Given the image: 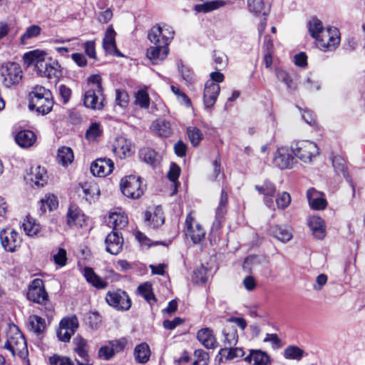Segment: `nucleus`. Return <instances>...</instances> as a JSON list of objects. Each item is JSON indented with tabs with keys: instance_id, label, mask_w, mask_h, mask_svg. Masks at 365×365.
<instances>
[{
	"instance_id": "nucleus-5",
	"label": "nucleus",
	"mask_w": 365,
	"mask_h": 365,
	"mask_svg": "<svg viewBox=\"0 0 365 365\" xmlns=\"http://www.w3.org/2000/svg\"><path fill=\"white\" fill-rule=\"evenodd\" d=\"M174 36V30L168 25L154 26L148 32V38L154 45H169Z\"/></svg>"
},
{
	"instance_id": "nucleus-1",
	"label": "nucleus",
	"mask_w": 365,
	"mask_h": 365,
	"mask_svg": "<svg viewBox=\"0 0 365 365\" xmlns=\"http://www.w3.org/2000/svg\"><path fill=\"white\" fill-rule=\"evenodd\" d=\"M6 336L4 347L10 351L13 356L17 354L24 359L28 354L27 344L19 327L14 324H10Z\"/></svg>"
},
{
	"instance_id": "nucleus-48",
	"label": "nucleus",
	"mask_w": 365,
	"mask_h": 365,
	"mask_svg": "<svg viewBox=\"0 0 365 365\" xmlns=\"http://www.w3.org/2000/svg\"><path fill=\"white\" fill-rule=\"evenodd\" d=\"M140 158L146 163L154 165L157 161V153L149 148H144L140 150Z\"/></svg>"
},
{
	"instance_id": "nucleus-14",
	"label": "nucleus",
	"mask_w": 365,
	"mask_h": 365,
	"mask_svg": "<svg viewBox=\"0 0 365 365\" xmlns=\"http://www.w3.org/2000/svg\"><path fill=\"white\" fill-rule=\"evenodd\" d=\"M47 53L45 51L35 49L26 52L23 56L24 63L29 67L35 66L37 71L43 68Z\"/></svg>"
},
{
	"instance_id": "nucleus-49",
	"label": "nucleus",
	"mask_w": 365,
	"mask_h": 365,
	"mask_svg": "<svg viewBox=\"0 0 365 365\" xmlns=\"http://www.w3.org/2000/svg\"><path fill=\"white\" fill-rule=\"evenodd\" d=\"M51 96L52 95L50 90L46 88L41 86H36L33 88L32 91L29 94L30 98V103H33V101L36 99H41L45 98V96Z\"/></svg>"
},
{
	"instance_id": "nucleus-45",
	"label": "nucleus",
	"mask_w": 365,
	"mask_h": 365,
	"mask_svg": "<svg viewBox=\"0 0 365 365\" xmlns=\"http://www.w3.org/2000/svg\"><path fill=\"white\" fill-rule=\"evenodd\" d=\"M73 343L76 345L75 351L80 357L87 361L88 354L86 340L81 336H77L73 339Z\"/></svg>"
},
{
	"instance_id": "nucleus-17",
	"label": "nucleus",
	"mask_w": 365,
	"mask_h": 365,
	"mask_svg": "<svg viewBox=\"0 0 365 365\" xmlns=\"http://www.w3.org/2000/svg\"><path fill=\"white\" fill-rule=\"evenodd\" d=\"M168 53V45L158 44L149 47L146 56L153 64H158L166 58Z\"/></svg>"
},
{
	"instance_id": "nucleus-32",
	"label": "nucleus",
	"mask_w": 365,
	"mask_h": 365,
	"mask_svg": "<svg viewBox=\"0 0 365 365\" xmlns=\"http://www.w3.org/2000/svg\"><path fill=\"white\" fill-rule=\"evenodd\" d=\"M153 131L159 136L168 138L173 133L170 123L164 119H158L152 124Z\"/></svg>"
},
{
	"instance_id": "nucleus-24",
	"label": "nucleus",
	"mask_w": 365,
	"mask_h": 365,
	"mask_svg": "<svg viewBox=\"0 0 365 365\" xmlns=\"http://www.w3.org/2000/svg\"><path fill=\"white\" fill-rule=\"evenodd\" d=\"M308 225L315 238L322 240L326 235V227L324 220L318 216L310 217Z\"/></svg>"
},
{
	"instance_id": "nucleus-60",
	"label": "nucleus",
	"mask_w": 365,
	"mask_h": 365,
	"mask_svg": "<svg viewBox=\"0 0 365 365\" xmlns=\"http://www.w3.org/2000/svg\"><path fill=\"white\" fill-rule=\"evenodd\" d=\"M291 202L290 195L287 192H283L276 198V204L279 209H285Z\"/></svg>"
},
{
	"instance_id": "nucleus-63",
	"label": "nucleus",
	"mask_w": 365,
	"mask_h": 365,
	"mask_svg": "<svg viewBox=\"0 0 365 365\" xmlns=\"http://www.w3.org/2000/svg\"><path fill=\"white\" fill-rule=\"evenodd\" d=\"M113 349L109 344L103 346L98 350V356L106 361L110 360L115 356Z\"/></svg>"
},
{
	"instance_id": "nucleus-62",
	"label": "nucleus",
	"mask_w": 365,
	"mask_h": 365,
	"mask_svg": "<svg viewBox=\"0 0 365 365\" xmlns=\"http://www.w3.org/2000/svg\"><path fill=\"white\" fill-rule=\"evenodd\" d=\"M129 101V96L127 92L121 90L115 91L116 103L122 108L126 107Z\"/></svg>"
},
{
	"instance_id": "nucleus-39",
	"label": "nucleus",
	"mask_w": 365,
	"mask_h": 365,
	"mask_svg": "<svg viewBox=\"0 0 365 365\" xmlns=\"http://www.w3.org/2000/svg\"><path fill=\"white\" fill-rule=\"evenodd\" d=\"M84 277L89 283L96 288L103 289L107 286V282L96 275L90 267H86L84 269Z\"/></svg>"
},
{
	"instance_id": "nucleus-61",
	"label": "nucleus",
	"mask_w": 365,
	"mask_h": 365,
	"mask_svg": "<svg viewBox=\"0 0 365 365\" xmlns=\"http://www.w3.org/2000/svg\"><path fill=\"white\" fill-rule=\"evenodd\" d=\"M53 259L57 265L60 267L65 266L67 261L66 250L59 248L56 253L53 254Z\"/></svg>"
},
{
	"instance_id": "nucleus-59",
	"label": "nucleus",
	"mask_w": 365,
	"mask_h": 365,
	"mask_svg": "<svg viewBox=\"0 0 365 365\" xmlns=\"http://www.w3.org/2000/svg\"><path fill=\"white\" fill-rule=\"evenodd\" d=\"M49 362L51 365H73L72 360L65 356L53 354L49 358Z\"/></svg>"
},
{
	"instance_id": "nucleus-44",
	"label": "nucleus",
	"mask_w": 365,
	"mask_h": 365,
	"mask_svg": "<svg viewBox=\"0 0 365 365\" xmlns=\"http://www.w3.org/2000/svg\"><path fill=\"white\" fill-rule=\"evenodd\" d=\"M138 293L150 304L153 305L156 299L152 291V286L150 283L146 282L140 284L138 287Z\"/></svg>"
},
{
	"instance_id": "nucleus-20",
	"label": "nucleus",
	"mask_w": 365,
	"mask_h": 365,
	"mask_svg": "<svg viewBox=\"0 0 365 365\" xmlns=\"http://www.w3.org/2000/svg\"><path fill=\"white\" fill-rule=\"evenodd\" d=\"M26 179L31 186L43 187L47 182V173L46 170L41 166L31 168V173L28 174Z\"/></svg>"
},
{
	"instance_id": "nucleus-4",
	"label": "nucleus",
	"mask_w": 365,
	"mask_h": 365,
	"mask_svg": "<svg viewBox=\"0 0 365 365\" xmlns=\"http://www.w3.org/2000/svg\"><path fill=\"white\" fill-rule=\"evenodd\" d=\"M144 189V185L139 177L131 175L121 180L120 190L128 198L138 199L143 195Z\"/></svg>"
},
{
	"instance_id": "nucleus-41",
	"label": "nucleus",
	"mask_w": 365,
	"mask_h": 365,
	"mask_svg": "<svg viewBox=\"0 0 365 365\" xmlns=\"http://www.w3.org/2000/svg\"><path fill=\"white\" fill-rule=\"evenodd\" d=\"M127 222L126 217L117 213L110 214L107 220L108 225L113 228V231H118V228L125 227Z\"/></svg>"
},
{
	"instance_id": "nucleus-27",
	"label": "nucleus",
	"mask_w": 365,
	"mask_h": 365,
	"mask_svg": "<svg viewBox=\"0 0 365 365\" xmlns=\"http://www.w3.org/2000/svg\"><path fill=\"white\" fill-rule=\"evenodd\" d=\"M53 106V100L52 95L45 96V98L40 100L33 101L32 103H29V107L35 109L38 113L47 114L52 110Z\"/></svg>"
},
{
	"instance_id": "nucleus-10",
	"label": "nucleus",
	"mask_w": 365,
	"mask_h": 365,
	"mask_svg": "<svg viewBox=\"0 0 365 365\" xmlns=\"http://www.w3.org/2000/svg\"><path fill=\"white\" fill-rule=\"evenodd\" d=\"M186 236L189 237L194 244L199 243L205 235V231L202 227L195 222L190 212L185 220Z\"/></svg>"
},
{
	"instance_id": "nucleus-28",
	"label": "nucleus",
	"mask_w": 365,
	"mask_h": 365,
	"mask_svg": "<svg viewBox=\"0 0 365 365\" xmlns=\"http://www.w3.org/2000/svg\"><path fill=\"white\" fill-rule=\"evenodd\" d=\"M67 224L70 227H82L85 222V216L76 205H71L67 212Z\"/></svg>"
},
{
	"instance_id": "nucleus-22",
	"label": "nucleus",
	"mask_w": 365,
	"mask_h": 365,
	"mask_svg": "<svg viewBox=\"0 0 365 365\" xmlns=\"http://www.w3.org/2000/svg\"><path fill=\"white\" fill-rule=\"evenodd\" d=\"M116 33L113 26H109L106 31L103 39V47L106 53L109 54L119 56L118 54V49L115 43Z\"/></svg>"
},
{
	"instance_id": "nucleus-52",
	"label": "nucleus",
	"mask_w": 365,
	"mask_h": 365,
	"mask_svg": "<svg viewBox=\"0 0 365 365\" xmlns=\"http://www.w3.org/2000/svg\"><path fill=\"white\" fill-rule=\"evenodd\" d=\"M187 133L192 145L193 146L198 145L202 139V134L200 129L196 127H189L187 129Z\"/></svg>"
},
{
	"instance_id": "nucleus-55",
	"label": "nucleus",
	"mask_w": 365,
	"mask_h": 365,
	"mask_svg": "<svg viewBox=\"0 0 365 365\" xmlns=\"http://www.w3.org/2000/svg\"><path fill=\"white\" fill-rule=\"evenodd\" d=\"M249 9L255 14H262L266 15L262 0H247Z\"/></svg>"
},
{
	"instance_id": "nucleus-47",
	"label": "nucleus",
	"mask_w": 365,
	"mask_h": 365,
	"mask_svg": "<svg viewBox=\"0 0 365 365\" xmlns=\"http://www.w3.org/2000/svg\"><path fill=\"white\" fill-rule=\"evenodd\" d=\"M41 32V28L38 25H31L26 29L25 32L21 36V43H27L29 39L38 37Z\"/></svg>"
},
{
	"instance_id": "nucleus-21",
	"label": "nucleus",
	"mask_w": 365,
	"mask_h": 365,
	"mask_svg": "<svg viewBox=\"0 0 365 365\" xmlns=\"http://www.w3.org/2000/svg\"><path fill=\"white\" fill-rule=\"evenodd\" d=\"M255 189L264 196V202L269 207H273L274 203L272 198L276 193L275 185L269 180L264 181L263 184L255 185Z\"/></svg>"
},
{
	"instance_id": "nucleus-35",
	"label": "nucleus",
	"mask_w": 365,
	"mask_h": 365,
	"mask_svg": "<svg viewBox=\"0 0 365 365\" xmlns=\"http://www.w3.org/2000/svg\"><path fill=\"white\" fill-rule=\"evenodd\" d=\"M270 232L273 237L282 242H288L292 238V232L287 227L275 225L271 227Z\"/></svg>"
},
{
	"instance_id": "nucleus-6",
	"label": "nucleus",
	"mask_w": 365,
	"mask_h": 365,
	"mask_svg": "<svg viewBox=\"0 0 365 365\" xmlns=\"http://www.w3.org/2000/svg\"><path fill=\"white\" fill-rule=\"evenodd\" d=\"M27 298L40 304H46L48 302V295L41 279L36 278L32 281L29 287Z\"/></svg>"
},
{
	"instance_id": "nucleus-36",
	"label": "nucleus",
	"mask_w": 365,
	"mask_h": 365,
	"mask_svg": "<svg viewBox=\"0 0 365 365\" xmlns=\"http://www.w3.org/2000/svg\"><path fill=\"white\" fill-rule=\"evenodd\" d=\"M57 160L63 166L71 164L73 160V150L66 146H63L58 148L57 153Z\"/></svg>"
},
{
	"instance_id": "nucleus-2",
	"label": "nucleus",
	"mask_w": 365,
	"mask_h": 365,
	"mask_svg": "<svg viewBox=\"0 0 365 365\" xmlns=\"http://www.w3.org/2000/svg\"><path fill=\"white\" fill-rule=\"evenodd\" d=\"M292 153L304 163H310L319 154L317 145L311 140H298L291 145Z\"/></svg>"
},
{
	"instance_id": "nucleus-12",
	"label": "nucleus",
	"mask_w": 365,
	"mask_h": 365,
	"mask_svg": "<svg viewBox=\"0 0 365 365\" xmlns=\"http://www.w3.org/2000/svg\"><path fill=\"white\" fill-rule=\"evenodd\" d=\"M273 163L276 167L284 170L292 168L296 161L289 150L287 148L282 147L276 151Z\"/></svg>"
},
{
	"instance_id": "nucleus-8",
	"label": "nucleus",
	"mask_w": 365,
	"mask_h": 365,
	"mask_svg": "<svg viewBox=\"0 0 365 365\" xmlns=\"http://www.w3.org/2000/svg\"><path fill=\"white\" fill-rule=\"evenodd\" d=\"M2 247L8 252H14L21 246V238L14 230L3 229L0 231Z\"/></svg>"
},
{
	"instance_id": "nucleus-9",
	"label": "nucleus",
	"mask_w": 365,
	"mask_h": 365,
	"mask_svg": "<svg viewBox=\"0 0 365 365\" xmlns=\"http://www.w3.org/2000/svg\"><path fill=\"white\" fill-rule=\"evenodd\" d=\"M2 83L6 87L18 85L22 78L21 67L15 63H9L2 72Z\"/></svg>"
},
{
	"instance_id": "nucleus-26",
	"label": "nucleus",
	"mask_w": 365,
	"mask_h": 365,
	"mask_svg": "<svg viewBox=\"0 0 365 365\" xmlns=\"http://www.w3.org/2000/svg\"><path fill=\"white\" fill-rule=\"evenodd\" d=\"M197 338L206 349H215L217 346V340L212 330L209 328H203L199 330L197 333Z\"/></svg>"
},
{
	"instance_id": "nucleus-58",
	"label": "nucleus",
	"mask_w": 365,
	"mask_h": 365,
	"mask_svg": "<svg viewBox=\"0 0 365 365\" xmlns=\"http://www.w3.org/2000/svg\"><path fill=\"white\" fill-rule=\"evenodd\" d=\"M195 360L191 365H208L209 355L202 349H197L195 351Z\"/></svg>"
},
{
	"instance_id": "nucleus-23",
	"label": "nucleus",
	"mask_w": 365,
	"mask_h": 365,
	"mask_svg": "<svg viewBox=\"0 0 365 365\" xmlns=\"http://www.w3.org/2000/svg\"><path fill=\"white\" fill-rule=\"evenodd\" d=\"M307 197L309 205L314 210H324L327 205L324 195L314 188H310L307 190Z\"/></svg>"
},
{
	"instance_id": "nucleus-18",
	"label": "nucleus",
	"mask_w": 365,
	"mask_h": 365,
	"mask_svg": "<svg viewBox=\"0 0 365 365\" xmlns=\"http://www.w3.org/2000/svg\"><path fill=\"white\" fill-rule=\"evenodd\" d=\"M220 91L219 84L213 81H207L205 85L203 101L206 108H212L217 98Z\"/></svg>"
},
{
	"instance_id": "nucleus-19",
	"label": "nucleus",
	"mask_w": 365,
	"mask_h": 365,
	"mask_svg": "<svg viewBox=\"0 0 365 365\" xmlns=\"http://www.w3.org/2000/svg\"><path fill=\"white\" fill-rule=\"evenodd\" d=\"M106 251L111 255H116L123 249V239L118 231H112L105 240Z\"/></svg>"
},
{
	"instance_id": "nucleus-34",
	"label": "nucleus",
	"mask_w": 365,
	"mask_h": 365,
	"mask_svg": "<svg viewBox=\"0 0 365 365\" xmlns=\"http://www.w3.org/2000/svg\"><path fill=\"white\" fill-rule=\"evenodd\" d=\"M150 349L148 344L141 343L137 345L134 349V357L136 362L145 364L148 361L150 356Z\"/></svg>"
},
{
	"instance_id": "nucleus-42",
	"label": "nucleus",
	"mask_w": 365,
	"mask_h": 365,
	"mask_svg": "<svg viewBox=\"0 0 365 365\" xmlns=\"http://www.w3.org/2000/svg\"><path fill=\"white\" fill-rule=\"evenodd\" d=\"M28 325L29 329L36 334L41 333L46 327L45 320L36 315L29 317Z\"/></svg>"
},
{
	"instance_id": "nucleus-53",
	"label": "nucleus",
	"mask_w": 365,
	"mask_h": 365,
	"mask_svg": "<svg viewBox=\"0 0 365 365\" xmlns=\"http://www.w3.org/2000/svg\"><path fill=\"white\" fill-rule=\"evenodd\" d=\"M102 133L101 124L98 123H92L86 133V138L88 140H95Z\"/></svg>"
},
{
	"instance_id": "nucleus-37",
	"label": "nucleus",
	"mask_w": 365,
	"mask_h": 365,
	"mask_svg": "<svg viewBox=\"0 0 365 365\" xmlns=\"http://www.w3.org/2000/svg\"><path fill=\"white\" fill-rule=\"evenodd\" d=\"M308 31L310 36L316 40L326 30L321 20L312 17L308 22Z\"/></svg>"
},
{
	"instance_id": "nucleus-11",
	"label": "nucleus",
	"mask_w": 365,
	"mask_h": 365,
	"mask_svg": "<svg viewBox=\"0 0 365 365\" xmlns=\"http://www.w3.org/2000/svg\"><path fill=\"white\" fill-rule=\"evenodd\" d=\"M113 150L120 158L130 157L135 152L134 145L124 136H118L113 143Z\"/></svg>"
},
{
	"instance_id": "nucleus-50",
	"label": "nucleus",
	"mask_w": 365,
	"mask_h": 365,
	"mask_svg": "<svg viewBox=\"0 0 365 365\" xmlns=\"http://www.w3.org/2000/svg\"><path fill=\"white\" fill-rule=\"evenodd\" d=\"M331 160L335 172L338 174L341 173L344 177H346L347 170L345 160L340 155H335L333 157Z\"/></svg>"
},
{
	"instance_id": "nucleus-43",
	"label": "nucleus",
	"mask_w": 365,
	"mask_h": 365,
	"mask_svg": "<svg viewBox=\"0 0 365 365\" xmlns=\"http://www.w3.org/2000/svg\"><path fill=\"white\" fill-rule=\"evenodd\" d=\"M304 351L303 349L297 346H289L283 352V356L287 359L299 361L304 356Z\"/></svg>"
},
{
	"instance_id": "nucleus-3",
	"label": "nucleus",
	"mask_w": 365,
	"mask_h": 365,
	"mask_svg": "<svg viewBox=\"0 0 365 365\" xmlns=\"http://www.w3.org/2000/svg\"><path fill=\"white\" fill-rule=\"evenodd\" d=\"M340 43V33L335 27H327L315 40L316 46L322 51H334Z\"/></svg>"
},
{
	"instance_id": "nucleus-33",
	"label": "nucleus",
	"mask_w": 365,
	"mask_h": 365,
	"mask_svg": "<svg viewBox=\"0 0 365 365\" xmlns=\"http://www.w3.org/2000/svg\"><path fill=\"white\" fill-rule=\"evenodd\" d=\"M36 135L34 132L25 130L19 131L15 138L16 143L22 148H29L36 141Z\"/></svg>"
},
{
	"instance_id": "nucleus-40",
	"label": "nucleus",
	"mask_w": 365,
	"mask_h": 365,
	"mask_svg": "<svg viewBox=\"0 0 365 365\" xmlns=\"http://www.w3.org/2000/svg\"><path fill=\"white\" fill-rule=\"evenodd\" d=\"M22 227L26 234L31 237L37 235L41 230V226L36 220L29 216L24 220Z\"/></svg>"
},
{
	"instance_id": "nucleus-51",
	"label": "nucleus",
	"mask_w": 365,
	"mask_h": 365,
	"mask_svg": "<svg viewBox=\"0 0 365 365\" xmlns=\"http://www.w3.org/2000/svg\"><path fill=\"white\" fill-rule=\"evenodd\" d=\"M136 105L139 106L142 108H148L150 106V97L148 93L144 90H140L135 93Z\"/></svg>"
},
{
	"instance_id": "nucleus-31",
	"label": "nucleus",
	"mask_w": 365,
	"mask_h": 365,
	"mask_svg": "<svg viewBox=\"0 0 365 365\" xmlns=\"http://www.w3.org/2000/svg\"><path fill=\"white\" fill-rule=\"evenodd\" d=\"M222 334L224 336L223 343L225 347L234 346L238 342V334L234 325L227 324L225 325Z\"/></svg>"
},
{
	"instance_id": "nucleus-46",
	"label": "nucleus",
	"mask_w": 365,
	"mask_h": 365,
	"mask_svg": "<svg viewBox=\"0 0 365 365\" xmlns=\"http://www.w3.org/2000/svg\"><path fill=\"white\" fill-rule=\"evenodd\" d=\"M58 205L57 197L54 195H47L41 200V210L42 212L51 211Z\"/></svg>"
},
{
	"instance_id": "nucleus-56",
	"label": "nucleus",
	"mask_w": 365,
	"mask_h": 365,
	"mask_svg": "<svg viewBox=\"0 0 365 365\" xmlns=\"http://www.w3.org/2000/svg\"><path fill=\"white\" fill-rule=\"evenodd\" d=\"M59 326L63 328L71 329L72 331H76L78 327V318L75 315L69 317H65L61 321Z\"/></svg>"
},
{
	"instance_id": "nucleus-29",
	"label": "nucleus",
	"mask_w": 365,
	"mask_h": 365,
	"mask_svg": "<svg viewBox=\"0 0 365 365\" xmlns=\"http://www.w3.org/2000/svg\"><path fill=\"white\" fill-rule=\"evenodd\" d=\"M147 225L150 228H157L164 223V216L161 207H156L152 212L147 211L145 214Z\"/></svg>"
},
{
	"instance_id": "nucleus-13",
	"label": "nucleus",
	"mask_w": 365,
	"mask_h": 365,
	"mask_svg": "<svg viewBox=\"0 0 365 365\" xmlns=\"http://www.w3.org/2000/svg\"><path fill=\"white\" fill-rule=\"evenodd\" d=\"M104 96L101 90H88L84 94L83 103L86 107L93 110H101L104 105Z\"/></svg>"
},
{
	"instance_id": "nucleus-30",
	"label": "nucleus",
	"mask_w": 365,
	"mask_h": 365,
	"mask_svg": "<svg viewBox=\"0 0 365 365\" xmlns=\"http://www.w3.org/2000/svg\"><path fill=\"white\" fill-rule=\"evenodd\" d=\"M38 73L48 78L58 79L61 76V66L57 61L52 63H45L43 68L40 69Z\"/></svg>"
},
{
	"instance_id": "nucleus-16",
	"label": "nucleus",
	"mask_w": 365,
	"mask_h": 365,
	"mask_svg": "<svg viewBox=\"0 0 365 365\" xmlns=\"http://www.w3.org/2000/svg\"><path fill=\"white\" fill-rule=\"evenodd\" d=\"M244 361L251 365H271L272 363L269 355L261 349H249Z\"/></svg>"
},
{
	"instance_id": "nucleus-64",
	"label": "nucleus",
	"mask_w": 365,
	"mask_h": 365,
	"mask_svg": "<svg viewBox=\"0 0 365 365\" xmlns=\"http://www.w3.org/2000/svg\"><path fill=\"white\" fill-rule=\"evenodd\" d=\"M263 341L270 342L274 349H278L282 346V340L276 334H267Z\"/></svg>"
},
{
	"instance_id": "nucleus-25",
	"label": "nucleus",
	"mask_w": 365,
	"mask_h": 365,
	"mask_svg": "<svg viewBox=\"0 0 365 365\" xmlns=\"http://www.w3.org/2000/svg\"><path fill=\"white\" fill-rule=\"evenodd\" d=\"M82 192L83 193V197L89 203L94 202L100 195V189L97 183L94 181H88L83 184H81Z\"/></svg>"
},
{
	"instance_id": "nucleus-38",
	"label": "nucleus",
	"mask_w": 365,
	"mask_h": 365,
	"mask_svg": "<svg viewBox=\"0 0 365 365\" xmlns=\"http://www.w3.org/2000/svg\"><path fill=\"white\" fill-rule=\"evenodd\" d=\"M219 354L224 356L227 360L239 359L245 355L243 349L233 346L221 349Z\"/></svg>"
},
{
	"instance_id": "nucleus-15",
	"label": "nucleus",
	"mask_w": 365,
	"mask_h": 365,
	"mask_svg": "<svg viewBox=\"0 0 365 365\" xmlns=\"http://www.w3.org/2000/svg\"><path fill=\"white\" fill-rule=\"evenodd\" d=\"M113 162L109 158H98L92 163L91 172L93 175L104 177L113 172Z\"/></svg>"
},
{
	"instance_id": "nucleus-54",
	"label": "nucleus",
	"mask_w": 365,
	"mask_h": 365,
	"mask_svg": "<svg viewBox=\"0 0 365 365\" xmlns=\"http://www.w3.org/2000/svg\"><path fill=\"white\" fill-rule=\"evenodd\" d=\"M276 76L277 79L283 82L287 86L288 88H296L295 84L294 83L293 81L291 79L290 76H289L287 71L282 69H276Z\"/></svg>"
},
{
	"instance_id": "nucleus-57",
	"label": "nucleus",
	"mask_w": 365,
	"mask_h": 365,
	"mask_svg": "<svg viewBox=\"0 0 365 365\" xmlns=\"http://www.w3.org/2000/svg\"><path fill=\"white\" fill-rule=\"evenodd\" d=\"M128 341L125 337H122L118 339L111 340L108 341V344L113 348L114 354L123 351L125 346L128 345Z\"/></svg>"
},
{
	"instance_id": "nucleus-7",
	"label": "nucleus",
	"mask_w": 365,
	"mask_h": 365,
	"mask_svg": "<svg viewBox=\"0 0 365 365\" xmlns=\"http://www.w3.org/2000/svg\"><path fill=\"white\" fill-rule=\"evenodd\" d=\"M107 303L118 310H128L131 306L128 294L120 289L108 292L106 297Z\"/></svg>"
}]
</instances>
